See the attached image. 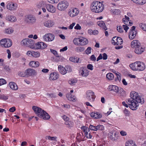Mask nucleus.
I'll use <instances>...</instances> for the list:
<instances>
[{"label": "nucleus", "mask_w": 146, "mask_h": 146, "mask_svg": "<svg viewBox=\"0 0 146 146\" xmlns=\"http://www.w3.org/2000/svg\"><path fill=\"white\" fill-rule=\"evenodd\" d=\"M130 97V98L127 99L126 102L130 108L133 110H135L137 109L139 106L138 103L142 104L144 102L143 98L139 96L138 94L135 91L131 92Z\"/></svg>", "instance_id": "nucleus-1"}, {"label": "nucleus", "mask_w": 146, "mask_h": 146, "mask_svg": "<svg viewBox=\"0 0 146 146\" xmlns=\"http://www.w3.org/2000/svg\"><path fill=\"white\" fill-rule=\"evenodd\" d=\"M104 8V5L102 3L98 1H94L91 6L92 11L96 13L101 12L103 11Z\"/></svg>", "instance_id": "nucleus-2"}, {"label": "nucleus", "mask_w": 146, "mask_h": 146, "mask_svg": "<svg viewBox=\"0 0 146 146\" xmlns=\"http://www.w3.org/2000/svg\"><path fill=\"white\" fill-rule=\"evenodd\" d=\"M21 44L31 48H35V41L31 39L26 38L23 39L21 42Z\"/></svg>", "instance_id": "nucleus-3"}, {"label": "nucleus", "mask_w": 146, "mask_h": 146, "mask_svg": "<svg viewBox=\"0 0 146 146\" xmlns=\"http://www.w3.org/2000/svg\"><path fill=\"white\" fill-rule=\"evenodd\" d=\"M12 45V41L9 38H3L0 41V45L2 47L8 48L11 46Z\"/></svg>", "instance_id": "nucleus-4"}, {"label": "nucleus", "mask_w": 146, "mask_h": 146, "mask_svg": "<svg viewBox=\"0 0 146 146\" xmlns=\"http://www.w3.org/2000/svg\"><path fill=\"white\" fill-rule=\"evenodd\" d=\"M58 69L60 73L63 75L66 74L68 72H70L72 71L70 66L68 65L66 66L65 67L60 65H59Z\"/></svg>", "instance_id": "nucleus-5"}, {"label": "nucleus", "mask_w": 146, "mask_h": 146, "mask_svg": "<svg viewBox=\"0 0 146 146\" xmlns=\"http://www.w3.org/2000/svg\"><path fill=\"white\" fill-rule=\"evenodd\" d=\"M69 3L66 1L64 0L60 1L58 4V9L60 11L65 10L68 6Z\"/></svg>", "instance_id": "nucleus-6"}, {"label": "nucleus", "mask_w": 146, "mask_h": 146, "mask_svg": "<svg viewBox=\"0 0 146 146\" xmlns=\"http://www.w3.org/2000/svg\"><path fill=\"white\" fill-rule=\"evenodd\" d=\"M86 98L88 101L91 102H94L95 98L94 92L92 90L87 91L86 93Z\"/></svg>", "instance_id": "nucleus-7"}, {"label": "nucleus", "mask_w": 146, "mask_h": 146, "mask_svg": "<svg viewBox=\"0 0 146 146\" xmlns=\"http://www.w3.org/2000/svg\"><path fill=\"white\" fill-rule=\"evenodd\" d=\"M135 27L134 26H132L129 33V38L131 40L134 39L137 33V31L135 30Z\"/></svg>", "instance_id": "nucleus-8"}, {"label": "nucleus", "mask_w": 146, "mask_h": 146, "mask_svg": "<svg viewBox=\"0 0 146 146\" xmlns=\"http://www.w3.org/2000/svg\"><path fill=\"white\" fill-rule=\"evenodd\" d=\"M112 42L114 45H121L122 44L123 40L121 37L115 36L112 39Z\"/></svg>", "instance_id": "nucleus-9"}, {"label": "nucleus", "mask_w": 146, "mask_h": 146, "mask_svg": "<svg viewBox=\"0 0 146 146\" xmlns=\"http://www.w3.org/2000/svg\"><path fill=\"white\" fill-rule=\"evenodd\" d=\"M27 77H29L36 74L35 70L33 69L28 68L25 70Z\"/></svg>", "instance_id": "nucleus-10"}, {"label": "nucleus", "mask_w": 146, "mask_h": 146, "mask_svg": "<svg viewBox=\"0 0 146 146\" xmlns=\"http://www.w3.org/2000/svg\"><path fill=\"white\" fill-rule=\"evenodd\" d=\"M32 109L34 111L35 113L38 117L41 116V114L43 111V110L40 108L35 106H33Z\"/></svg>", "instance_id": "nucleus-11"}, {"label": "nucleus", "mask_w": 146, "mask_h": 146, "mask_svg": "<svg viewBox=\"0 0 146 146\" xmlns=\"http://www.w3.org/2000/svg\"><path fill=\"white\" fill-rule=\"evenodd\" d=\"M45 40L48 41H52L54 38V36L52 34L49 33L45 35L43 37Z\"/></svg>", "instance_id": "nucleus-12"}, {"label": "nucleus", "mask_w": 146, "mask_h": 146, "mask_svg": "<svg viewBox=\"0 0 146 146\" xmlns=\"http://www.w3.org/2000/svg\"><path fill=\"white\" fill-rule=\"evenodd\" d=\"M79 71L80 74L83 77H86L88 75V72L86 68H80Z\"/></svg>", "instance_id": "nucleus-13"}, {"label": "nucleus", "mask_w": 146, "mask_h": 146, "mask_svg": "<svg viewBox=\"0 0 146 146\" xmlns=\"http://www.w3.org/2000/svg\"><path fill=\"white\" fill-rule=\"evenodd\" d=\"M7 9L11 11H13L17 8L16 5L11 2H9L6 5Z\"/></svg>", "instance_id": "nucleus-14"}, {"label": "nucleus", "mask_w": 146, "mask_h": 146, "mask_svg": "<svg viewBox=\"0 0 146 146\" xmlns=\"http://www.w3.org/2000/svg\"><path fill=\"white\" fill-rule=\"evenodd\" d=\"M47 10L49 12L54 13L56 11V8L51 4H46V6Z\"/></svg>", "instance_id": "nucleus-15"}, {"label": "nucleus", "mask_w": 146, "mask_h": 146, "mask_svg": "<svg viewBox=\"0 0 146 146\" xmlns=\"http://www.w3.org/2000/svg\"><path fill=\"white\" fill-rule=\"evenodd\" d=\"M41 116L39 117L44 120H47L50 118V115L44 110H43V111L41 113Z\"/></svg>", "instance_id": "nucleus-16"}, {"label": "nucleus", "mask_w": 146, "mask_h": 146, "mask_svg": "<svg viewBox=\"0 0 146 146\" xmlns=\"http://www.w3.org/2000/svg\"><path fill=\"white\" fill-rule=\"evenodd\" d=\"M141 45L140 42L137 40H134L131 43V46L132 48H135Z\"/></svg>", "instance_id": "nucleus-17"}, {"label": "nucleus", "mask_w": 146, "mask_h": 146, "mask_svg": "<svg viewBox=\"0 0 146 146\" xmlns=\"http://www.w3.org/2000/svg\"><path fill=\"white\" fill-rule=\"evenodd\" d=\"M119 88L118 86L113 85L109 86L108 88L109 91H113L116 93L118 92V90Z\"/></svg>", "instance_id": "nucleus-18"}, {"label": "nucleus", "mask_w": 146, "mask_h": 146, "mask_svg": "<svg viewBox=\"0 0 146 146\" xmlns=\"http://www.w3.org/2000/svg\"><path fill=\"white\" fill-rule=\"evenodd\" d=\"M54 24V22L51 20H48L45 21L43 23L44 26L48 28H50L53 26Z\"/></svg>", "instance_id": "nucleus-19"}, {"label": "nucleus", "mask_w": 146, "mask_h": 146, "mask_svg": "<svg viewBox=\"0 0 146 146\" xmlns=\"http://www.w3.org/2000/svg\"><path fill=\"white\" fill-rule=\"evenodd\" d=\"M144 50V48L140 45L135 48L134 52L137 54H140L143 52Z\"/></svg>", "instance_id": "nucleus-20"}, {"label": "nucleus", "mask_w": 146, "mask_h": 146, "mask_svg": "<svg viewBox=\"0 0 146 146\" xmlns=\"http://www.w3.org/2000/svg\"><path fill=\"white\" fill-rule=\"evenodd\" d=\"M79 12V11L77 10V9L75 8L72 9L70 11L69 13V14L70 17H73L77 15Z\"/></svg>", "instance_id": "nucleus-21"}, {"label": "nucleus", "mask_w": 146, "mask_h": 146, "mask_svg": "<svg viewBox=\"0 0 146 146\" xmlns=\"http://www.w3.org/2000/svg\"><path fill=\"white\" fill-rule=\"evenodd\" d=\"M90 115L91 117L94 118L99 119L102 117L101 114L98 112H92Z\"/></svg>", "instance_id": "nucleus-22"}, {"label": "nucleus", "mask_w": 146, "mask_h": 146, "mask_svg": "<svg viewBox=\"0 0 146 146\" xmlns=\"http://www.w3.org/2000/svg\"><path fill=\"white\" fill-rule=\"evenodd\" d=\"M66 97L67 99L70 100L72 101H76V98L74 96L72 95L70 93H68L66 95Z\"/></svg>", "instance_id": "nucleus-23"}, {"label": "nucleus", "mask_w": 146, "mask_h": 146, "mask_svg": "<svg viewBox=\"0 0 146 146\" xmlns=\"http://www.w3.org/2000/svg\"><path fill=\"white\" fill-rule=\"evenodd\" d=\"M59 75L55 72L51 73L49 77L50 80H56L58 78Z\"/></svg>", "instance_id": "nucleus-24"}, {"label": "nucleus", "mask_w": 146, "mask_h": 146, "mask_svg": "<svg viewBox=\"0 0 146 146\" xmlns=\"http://www.w3.org/2000/svg\"><path fill=\"white\" fill-rule=\"evenodd\" d=\"M9 87L11 89L14 90H17L18 89V88L17 84L13 82H10L9 84Z\"/></svg>", "instance_id": "nucleus-25"}, {"label": "nucleus", "mask_w": 146, "mask_h": 146, "mask_svg": "<svg viewBox=\"0 0 146 146\" xmlns=\"http://www.w3.org/2000/svg\"><path fill=\"white\" fill-rule=\"evenodd\" d=\"M139 65H138V69L139 71L143 70L145 68V64L143 62L138 61Z\"/></svg>", "instance_id": "nucleus-26"}, {"label": "nucleus", "mask_w": 146, "mask_h": 146, "mask_svg": "<svg viewBox=\"0 0 146 146\" xmlns=\"http://www.w3.org/2000/svg\"><path fill=\"white\" fill-rule=\"evenodd\" d=\"M80 45L84 46L86 44L88 43V40L86 38L80 37Z\"/></svg>", "instance_id": "nucleus-27"}, {"label": "nucleus", "mask_w": 146, "mask_h": 146, "mask_svg": "<svg viewBox=\"0 0 146 146\" xmlns=\"http://www.w3.org/2000/svg\"><path fill=\"white\" fill-rule=\"evenodd\" d=\"M39 63L38 61H31L29 64V65L32 67L36 68L39 66Z\"/></svg>", "instance_id": "nucleus-28"}, {"label": "nucleus", "mask_w": 146, "mask_h": 146, "mask_svg": "<svg viewBox=\"0 0 146 146\" xmlns=\"http://www.w3.org/2000/svg\"><path fill=\"white\" fill-rule=\"evenodd\" d=\"M117 133L116 132H111L110 138L112 141H115L117 139Z\"/></svg>", "instance_id": "nucleus-29"}, {"label": "nucleus", "mask_w": 146, "mask_h": 146, "mask_svg": "<svg viewBox=\"0 0 146 146\" xmlns=\"http://www.w3.org/2000/svg\"><path fill=\"white\" fill-rule=\"evenodd\" d=\"M97 24L100 27L103 29L105 30L106 31L107 30V28L104 22L102 21H98L97 22Z\"/></svg>", "instance_id": "nucleus-30"}, {"label": "nucleus", "mask_w": 146, "mask_h": 146, "mask_svg": "<svg viewBox=\"0 0 146 146\" xmlns=\"http://www.w3.org/2000/svg\"><path fill=\"white\" fill-rule=\"evenodd\" d=\"M69 60L71 62L75 63H80L81 62L79 58L78 57L75 58L73 57H70L69 58Z\"/></svg>", "instance_id": "nucleus-31"}, {"label": "nucleus", "mask_w": 146, "mask_h": 146, "mask_svg": "<svg viewBox=\"0 0 146 146\" xmlns=\"http://www.w3.org/2000/svg\"><path fill=\"white\" fill-rule=\"evenodd\" d=\"M36 20L35 18L31 15L28 16V21L29 23H35Z\"/></svg>", "instance_id": "nucleus-32"}, {"label": "nucleus", "mask_w": 146, "mask_h": 146, "mask_svg": "<svg viewBox=\"0 0 146 146\" xmlns=\"http://www.w3.org/2000/svg\"><path fill=\"white\" fill-rule=\"evenodd\" d=\"M6 20L11 22L15 21L16 20L15 17L12 16H8L6 17Z\"/></svg>", "instance_id": "nucleus-33"}, {"label": "nucleus", "mask_w": 146, "mask_h": 146, "mask_svg": "<svg viewBox=\"0 0 146 146\" xmlns=\"http://www.w3.org/2000/svg\"><path fill=\"white\" fill-rule=\"evenodd\" d=\"M129 17L125 15V18L122 19V21L125 25H128V21H129Z\"/></svg>", "instance_id": "nucleus-34"}, {"label": "nucleus", "mask_w": 146, "mask_h": 146, "mask_svg": "<svg viewBox=\"0 0 146 146\" xmlns=\"http://www.w3.org/2000/svg\"><path fill=\"white\" fill-rule=\"evenodd\" d=\"M106 78L109 80H111L113 79L114 76L113 74L112 73H109L106 75Z\"/></svg>", "instance_id": "nucleus-35"}, {"label": "nucleus", "mask_w": 146, "mask_h": 146, "mask_svg": "<svg viewBox=\"0 0 146 146\" xmlns=\"http://www.w3.org/2000/svg\"><path fill=\"white\" fill-rule=\"evenodd\" d=\"M125 146H136V145L133 143V141L129 140L126 143Z\"/></svg>", "instance_id": "nucleus-36"}, {"label": "nucleus", "mask_w": 146, "mask_h": 146, "mask_svg": "<svg viewBox=\"0 0 146 146\" xmlns=\"http://www.w3.org/2000/svg\"><path fill=\"white\" fill-rule=\"evenodd\" d=\"M74 43L76 45H80V37L75 38L73 41Z\"/></svg>", "instance_id": "nucleus-37"}, {"label": "nucleus", "mask_w": 146, "mask_h": 146, "mask_svg": "<svg viewBox=\"0 0 146 146\" xmlns=\"http://www.w3.org/2000/svg\"><path fill=\"white\" fill-rule=\"evenodd\" d=\"M84 49L85 48L83 47L78 46L75 48V50L77 52H83Z\"/></svg>", "instance_id": "nucleus-38"}, {"label": "nucleus", "mask_w": 146, "mask_h": 146, "mask_svg": "<svg viewBox=\"0 0 146 146\" xmlns=\"http://www.w3.org/2000/svg\"><path fill=\"white\" fill-rule=\"evenodd\" d=\"M40 53L38 52L33 51L32 56L35 58H38L40 56Z\"/></svg>", "instance_id": "nucleus-39"}, {"label": "nucleus", "mask_w": 146, "mask_h": 146, "mask_svg": "<svg viewBox=\"0 0 146 146\" xmlns=\"http://www.w3.org/2000/svg\"><path fill=\"white\" fill-rule=\"evenodd\" d=\"M65 124L67 125V127H72L73 125V123L71 121L67 120L65 122Z\"/></svg>", "instance_id": "nucleus-40"}, {"label": "nucleus", "mask_w": 146, "mask_h": 146, "mask_svg": "<svg viewBox=\"0 0 146 146\" xmlns=\"http://www.w3.org/2000/svg\"><path fill=\"white\" fill-rule=\"evenodd\" d=\"M117 93L120 96H123L125 94V91L123 88H120L118 90V92Z\"/></svg>", "instance_id": "nucleus-41"}, {"label": "nucleus", "mask_w": 146, "mask_h": 146, "mask_svg": "<svg viewBox=\"0 0 146 146\" xmlns=\"http://www.w3.org/2000/svg\"><path fill=\"white\" fill-rule=\"evenodd\" d=\"M139 27L144 31H146V24L141 23L139 24Z\"/></svg>", "instance_id": "nucleus-42"}, {"label": "nucleus", "mask_w": 146, "mask_h": 146, "mask_svg": "<svg viewBox=\"0 0 146 146\" xmlns=\"http://www.w3.org/2000/svg\"><path fill=\"white\" fill-rule=\"evenodd\" d=\"M18 74L20 77H27L26 71L25 72L19 71Z\"/></svg>", "instance_id": "nucleus-43"}, {"label": "nucleus", "mask_w": 146, "mask_h": 146, "mask_svg": "<svg viewBox=\"0 0 146 146\" xmlns=\"http://www.w3.org/2000/svg\"><path fill=\"white\" fill-rule=\"evenodd\" d=\"M8 96L4 94L0 95V99L5 100L8 99Z\"/></svg>", "instance_id": "nucleus-44"}, {"label": "nucleus", "mask_w": 146, "mask_h": 146, "mask_svg": "<svg viewBox=\"0 0 146 146\" xmlns=\"http://www.w3.org/2000/svg\"><path fill=\"white\" fill-rule=\"evenodd\" d=\"M113 73H115L117 77V78H115V81L117 80H118L119 82H120L121 80V74L119 73H117L115 72H113Z\"/></svg>", "instance_id": "nucleus-45"}, {"label": "nucleus", "mask_w": 146, "mask_h": 146, "mask_svg": "<svg viewBox=\"0 0 146 146\" xmlns=\"http://www.w3.org/2000/svg\"><path fill=\"white\" fill-rule=\"evenodd\" d=\"M39 45H40V49H44L47 46L46 44L42 42H40V44Z\"/></svg>", "instance_id": "nucleus-46"}, {"label": "nucleus", "mask_w": 146, "mask_h": 146, "mask_svg": "<svg viewBox=\"0 0 146 146\" xmlns=\"http://www.w3.org/2000/svg\"><path fill=\"white\" fill-rule=\"evenodd\" d=\"M77 81L75 79H71L68 81V82L69 84L71 85H74L77 82Z\"/></svg>", "instance_id": "nucleus-47"}, {"label": "nucleus", "mask_w": 146, "mask_h": 146, "mask_svg": "<svg viewBox=\"0 0 146 146\" xmlns=\"http://www.w3.org/2000/svg\"><path fill=\"white\" fill-rule=\"evenodd\" d=\"M82 129H84V132H87L88 133V132L90 131V127L89 128L85 127L84 126H82Z\"/></svg>", "instance_id": "nucleus-48"}, {"label": "nucleus", "mask_w": 146, "mask_h": 146, "mask_svg": "<svg viewBox=\"0 0 146 146\" xmlns=\"http://www.w3.org/2000/svg\"><path fill=\"white\" fill-rule=\"evenodd\" d=\"M13 32V30L11 28H9L5 30V32L7 34H10L12 33Z\"/></svg>", "instance_id": "nucleus-49"}, {"label": "nucleus", "mask_w": 146, "mask_h": 146, "mask_svg": "<svg viewBox=\"0 0 146 146\" xmlns=\"http://www.w3.org/2000/svg\"><path fill=\"white\" fill-rule=\"evenodd\" d=\"M60 106H61L62 108L64 109H68L70 107V106L69 104H60Z\"/></svg>", "instance_id": "nucleus-50"}, {"label": "nucleus", "mask_w": 146, "mask_h": 146, "mask_svg": "<svg viewBox=\"0 0 146 146\" xmlns=\"http://www.w3.org/2000/svg\"><path fill=\"white\" fill-rule=\"evenodd\" d=\"M96 126L97 131L98 130H102L104 129V127L102 125H99Z\"/></svg>", "instance_id": "nucleus-51"}, {"label": "nucleus", "mask_w": 146, "mask_h": 146, "mask_svg": "<svg viewBox=\"0 0 146 146\" xmlns=\"http://www.w3.org/2000/svg\"><path fill=\"white\" fill-rule=\"evenodd\" d=\"M7 82L6 80L3 79H0V86L6 84Z\"/></svg>", "instance_id": "nucleus-52"}, {"label": "nucleus", "mask_w": 146, "mask_h": 146, "mask_svg": "<svg viewBox=\"0 0 146 146\" xmlns=\"http://www.w3.org/2000/svg\"><path fill=\"white\" fill-rule=\"evenodd\" d=\"M48 139L49 140H52L56 141V139L57 137H51L50 136H48L47 137Z\"/></svg>", "instance_id": "nucleus-53"}, {"label": "nucleus", "mask_w": 146, "mask_h": 146, "mask_svg": "<svg viewBox=\"0 0 146 146\" xmlns=\"http://www.w3.org/2000/svg\"><path fill=\"white\" fill-rule=\"evenodd\" d=\"M91 49L92 48L91 47H88L85 50V52L86 53L88 54L91 53Z\"/></svg>", "instance_id": "nucleus-54"}, {"label": "nucleus", "mask_w": 146, "mask_h": 146, "mask_svg": "<svg viewBox=\"0 0 146 146\" xmlns=\"http://www.w3.org/2000/svg\"><path fill=\"white\" fill-rule=\"evenodd\" d=\"M85 135L86 137L87 138L90 139L92 137V135H91L90 133H88L87 132H85Z\"/></svg>", "instance_id": "nucleus-55"}, {"label": "nucleus", "mask_w": 146, "mask_h": 146, "mask_svg": "<svg viewBox=\"0 0 146 146\" xmlns=\"http://www.w3.org/2000/svg\"><path fill=\"white\" fill-rule=\"evenodd\" d=\"M89 127L90 129L92 130L97 131L96 126H94L93 125H90L89 126Z\"/></svg>", "instance_id": "nucleus-56"}, {"label": "nucleus", "mask_w": 146, "mask_h": 146, "mask_svg": "<svg viewBox=\"0 0 146 146\" xmlns=\"http://www.w3.org/2000/svg\"><path fill=\"white\" fill-rule=\"evenodd\" d=\"M50 51L54 55H55L56 56L59 57L58 56V53L55 50L50 49Z\"/></svg>", "instance_id": "nucleus-57"}, {"label": "nucleus", "mask_w": 146, "mask_h": 146, "mask_svg": "<svg viewBox=\"0 0 146 146\" xmlns=\"http://www.w3.org/2000/svg\"><path fill=\"white\" fill-rule=\"evenodd\" d=\"M117 30L120 33H122L123 32V28L121 26H119L117 27Z\"/></svg>", "instance_id": "nucleus-58"}, {"label": "nucleus", "mask_w": 146, "mask_h": 146, "mask_svg": "<svg viewBox=\"0 0 146 146\" xmlns=\"http://www.w3.org/2000/svg\"><path fill=\"white\" fill-rule=\"evenodd\" d=\"M134 63V65L135 69H136L135 70H138V61Z\"/></svg>", "instance_id": "nucleus-59"}, {"label": "nucleus", "mask_w": 146, "mask_h": 146, "mask_svg": "<svg viewBox=\"0 0 146 146\" xmlns=\"http://www.w3.org/2000/svg\"><path fill=\"white\" fill-rule=\"evenodd\" d=\"M124 113L126 116H128L129 114V111L126 108L125 109L124 111Z\"/></svg>", "instance_id": "nucleus-60"}, {"label": "nucleus", "mask_w": 146, "mask_h": 146, "mask_svg": "<svg viewBox=\"0 0 146 146\" xmlns=\"http://www.w3.org/2000/svg\"><path fill=\"white\" fill-rule=\"evenodd\" d=\"M120 13V11L119 9H115L114 11L113 12L114 14L115 15H118Z\"/></svg>", "instance_id": "nucleus-61"}, {"label": "nucleus", "mask_w": 146, "mask_h": 146, "mask_svg": "<svg viewBox=\"0 0 146 146\" xmlns=\"http://www.w3.org/2000/svg\"><path fill=\"white\" fill-rule=\"evenodd\" d=\"M90 60L92 61H95L96 60V57H95L94 55H92L90 56Z\"/></svg>", "instance_id": "nucleus-62"}, {"label": "nucleus", "mask_w": 146, "mask_h": 146, "mask_svg": "<svg viewBox=\"0 0 146 146\" xmlns=\"http://www.w3.org/2000/svg\"><path fill=\"white\" fill-rule=\"evenodd\" d=\"M81 28V27L78 24H77L76 26L74 27V29L76 30H80Z\"/></svg>", "instance_id": "nucleus-63"}, {"label": "nucleus", "mask_w": 146, "mask_h": 146, "mask_svg": "<svg viewBox=\"0 0 146 146\" xmlns=\"http://www.w3.org/2000/svg\"><path fill=\"white\" fill-rule=\"evenodd\" d=\"M93 66L91 64H88L87 66V68L91 70H93Z\"/></svg>", "instance_id": "nucleus-64"}]
</instances>
